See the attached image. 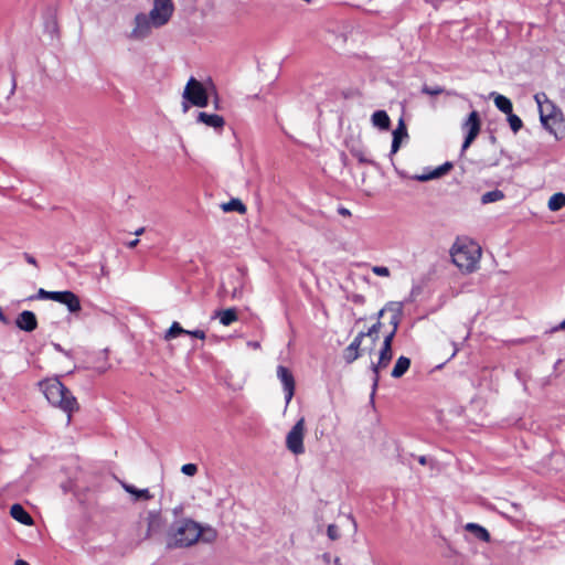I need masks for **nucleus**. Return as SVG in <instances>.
<instances>
[{
	"instance_id": "20",
	"label": "nucleus",
	"mask_w": 565,
	"mask_h": 565,
	"mask_svg": "<svg viewBox=\"0 0 565 565\" xmlns=\"http://www.w3.org/2000/svg\"><path fill=\"white\" fill-rule=\"evenodd\" d=\"M373 127L380 130H388L391 126L390 116L385 110H376L371 116Z\"/></svg>"
},
{
	"instance_id": "7",
	"label": "nucleus",
	"mask_w": 565,
	"mask_h": 565,
	"mask_svg": "<svg viewBox=\"0 0 565 565\" xmlns=\"http://www.w3.org/2000/svg\"><path fill=\"white\" fill-rule=\"evenodd\" d=\"M38 298L58 302L65 306L70 313H78L82 310L78 296L70 290L47 291L43 288H40L38 291Z\"/></svg>"
},
{
	"instance_id": "40",
	"label": "nucleus",
	"mask_w": 565,
	"mask_h": 565,
	"mask_svg": "<svg viewBox=\"0 0 565 565\" xmlns=\"http://www.w3.org/2000/svg\"><path fill=\"white\" fill-rule=\"evenodd\" d=\"M418 462L423 466H425L427 463V458L425 456H419L418 457Z\"/></svg>"
},
{
	"instance_id": "36",
	"label": "nucleus",
	"mask_w": 565,
	"mask_h": 565,
	"mask_svg": "<svg viewBox=\"0 0 565 565\" xmlns=\"http://www.w3.org/2000/svg\"><path fill=\"white\" fill-rule=\"evenodd\" d=\"M423 92L427 95H439L444 92V89L439 86H435V87L425 86L423 88Z\"/></svg>"
},
{
	"instance_id": "6",
	"label": "nucleus",
	"mask_w": 565,
	"mask_h": 565,
	"mask_svg": "<svg viewBox=\"0 0 565 565\" xmlns=\"http://www.w3.org/2000/svg\"><path fill=\"white\" fill-rule=\"evenodd\" d=\"M160 29L146 12H138L134 15L127 39L132 42H142L149 39L154 30Z\"/></svg>"
},
{
	"instance_id": "29",
	"label": "nucleus",
	"mask_w": 565,
	"mask_h": 565,
	"mask_svg": "<svg viewBox=\"0 0 565 565\" xmlns=\"http://www.w3.org/2000/svg\"><path fill=\"white\" fill-rule=\"evenodd\" d=\"M503 196L504 195L501 191L494 190V191L486 192L484 194H482L481 202L483 204H488V203L500 201L503 199Z\"/></svg>"
},
{
	"instance_id": "11",
	"label": "nucleus",
	"mask_w": 565,
	"mask_h": 565,
	"mask_svg": "<svg viewBox=\"0 0 565 565\" xmlns=\"http://www.w3.org/2000/svg\"><path fill=\"white\" fill-rule=\"evenodd\" d=\"M461 128L466 134L461 150L466 151L470 147L472 141L477 138L481 128V121L476 110L469 114L468 118L465 120Z\"/></svg>"
},
{
	"instance_id": "16",
	"label": "nucleus",
	"mask_w": 565,
	"mask_h": 565,
	"mask_svg": "<svg viewBox=\"0 0 565 565\" xmlns=\"http://www.w3.org/2000/svg\"><path fill=\"white\" fill-rule=\"evenodd\" d=\"M393 140L391 146V156L395 154L403 142V140L407 139V128L403 119H399L397 127L393 130Z\"/></svg>"
},
{
	"instance_id": "23",
	"label": "nucleus",
	"mask_w": 565,
	"mask_h": 565,
	"mask_svg": "<svg viewBox=\"0 0 565 565\" xmlns=\"http://www.w3.org/2000/svg\"><path fill=\"white\" fill-rule=\"evenodd\" d=\"M121 486H122L124 490L127 493L131 494L134 497V500H136V501H138V500L147 501L152 498V495L148 489H137L136 487L125 483V482H122Z\"/></svg>"
},
{
	"instance_id": "34",
	"label": "nucleus",
	"mask_w": 565,
	"mask_h": 565,
	"mask_svg": "<svg viewBox=\"0 0 565 565\" xmlns=\"http://www.w3.org/2000/svg\"><path fill=\"white\" fill-rule=\"evenodd\" d=\"M327 534L330 540L334 541L340 537V532L337 525L330 524L327 530Z\"/></svg>"
},
{
	"instance_id": "43",
	"label": "nucleus",
	"mask_w": 565,
	"mask_h": 565,
	"mask_svg": "<svg viewBox=\"0 0 565 565\" xmlns=\"http://www.w3.org/2000/svg\"><path fill=\"white\" fill-rule=\"evenodd\" d=\"M557 329H561V330L565 329V319L559 323Z\"/></svg>"
},
{
	"instance_id": "12",
	"label": "nucleus",
	"mask_w": 565,
	"mask_h": 565,
	"mask_svg": "<svg viewBox=\"0 0 565 565\" xmlns=\"http://www.w3.org/2000/svg\"><path fill=\"white\" fill-rule=\"evenodd\" d=\"M277 377L282 385L286 405H288L295 394V377L291 371L284 365L277 366Z\"/></svg>"
},
{
	"instance_id": "15",
	"label": "nucleus",
	"mask_w": 565,
	"mask_h": 565,
	"mask_svg": "<svg viewBox=\"0 0 565 565\" xmlns=\"http://www.w3.org/2000/svg\"><path fill=\"white\" fill-rule=\"evenodd\" d=\"M451 167H452V164L450 162H446V163H444L435 169H431L427 172H424L420 174H415L412 177V179L416 180V181H420V182L435 180V179H438V178L445 175L451 169Z\"/></svg>"
},
{
	"instance_id": "19",
	"label": "nucleus",
	"mask_w": 565,
	"mask_h": 565,
	"mask_svg": "<svg viewBox=\"0 0 565 565\" xmlns=\"http://www.w3.org/2000/svg\"><path fill=\"white\" fill-rule=\"evenodd\" d=\"M147 537H152L156 534L160 533L163 527V521L159 513L157 512H149L147 515Z\"/></svg>"
},
{
	"instance_id": "8",
	"label": "nucleus",
	"mask_w": 565,
	"mask_h": 565,
	"mask_svg": "<svg viewBox=\"0 0 565 565\" xmlns=\"http://www.w3.org/2000/svg\"><path fill=\"white\" fill-rule=\"evenodd\" d=\"M306 420L300 417L286 436V448L295 456L305 454Z\"/></svg>"
},
{
	"instance_id": "30",
	"label": "nucleus",
	"mask_w": 565,
	"mask_h": 565,
	"mask_svg": "<svg viewBox=\"0 0 565 565\" xmlns=\"http://www.w3.org/2000/svg\"><path fill=\"white\" fill-rule=\"evenodd\" d=\"M508 116V122L514 134H516L523 126L522 120L519 116L514 115L513 111Z\"/></svg>"
},
{
	"instance_id": "38",
	"label": "nucleus",
	"mask_w": 565,
	"mask_h": 565,
	"mask_svg": "<svg viewBox=\"0 0 565 565\" xmlns=\"http://www.w3.org/2000/svg\"><path fill=\"white\" fill-rule=\"evenodd\" d=\"M24 258H25V260H26L29 264L36 266V260H35V258H34L33 256H31V255H29V254H25V255H24Z\"/></svg>"
},
{
	"instance_id": "1",
	"label": "nucleus",
	"mask_w": 565,
	"mask_h": 565,
	"mask_svg": "<svg viewBox=\"0 0 565 565\" xmlns=\"http://www.w3.org/2000/svg\"><path fill=\"white\" fill-rule=\"evenodd\" d=\"M217 539V531L192 519L183 518L173 522L166 533L168 548H186L198 542L211 544Z\"/></svg>"
},
{
	"instance_id": "35",
	"label": "nucleus",
	"mask_w": 565,
	"mask_h": 565,
	"mask_svg": "<svg viewBox=\"0 0 565 565\" xmlns=\"http://www.w3.org/2000/svg\"><path fill=\"white\" fill-rule=\"evenodd\" d=\"M185 334L191 335L193 338L204 340L206 338V334L203 330L196 329V330H186Z\"/></svg>"
},
{
	"instance_id": "44",
	"label": "nucleus",
	"mask_w": 565,
	"mask_h": 565,
	"mask_svg": "<svg viewBox=\"0 0 565 565\" xmlns=\"http://www.w3.org/2000/svg\"><path fill=\"white\" fill-rule=\"evenodd\" d=\"M145 228L140 227L136 231V235H141L143 233Z\"/></svg>"
},
{
	"instance_id": "14",
	"label": "nucleus",
	"mask_w": 565,
	"mask_h": 565,
	"mask_svg": "<svg viewBox=\"0 0 565 565\" xmlns=\"http://www.w3.org/2000/svg\"><path fill=\"white\" fill-rule=\"evenodd\" d=\"M364 338V332L358 333L353 341L343 350V359L348 364L354 362L360 356V347Z\"/></svg>"
},
{
	"instance_id": "24",
	"label": "nucleus",
	"mask_w": 565,
	"mask_h": 565,
	"mask_svg": "<svg viewBox=\"0 0 565 565\" xmlns=\"http://www.w3.org/2000/svg\"><path fill=\"white\" fill-rule=\"evenodd\" d=\"M465 530L472 533L480 541H490V533L488 532V530L477 523H467L465 525Z\"/></svg>"
},
{
	"instance_id": "21",
	"label": "nucleus",
	"mask_w": 565,
	"mask_h": 565,
	"mask_svg": "<svg viewBox=\"0 0 565 565\" xmlns=\"http://www.w3.org/2000/svg\"><path fill=\"white\" fill-rule=\"evenodd\" d=\"M212 318H217L220 323L227 327L237 321V311L235 308H228L225 310H217L214 312Z\"/></svg>"
},
{
	"instance_id": "18",
	"label": "nucleus",
	"mask_w": 565,
	"mask_h": 565,
	"mask_svg": "<svg viewBox=\"0 0 565 565\" xmlns=\"http://www.w3.org/2000/svg\"><path fill=\"white\" fill-rule=\"evenodd\" d=\"M10 515L19 523L31 526L34 524L33 518L29 512L19 503L11 505Z\"/></svg>"
},
{
	"instance_id": "17",
	"label": "nucleus",
	"mask_w": 565,
	"mask_h": 565,
	"mask_svg": "<svg viewBox=\"0 0 565 565\" xmlns=\"http://www.w3.org/2000/svg\"><path fill=\"white\" fill-rule=\"evenodd\" d=\"M19 329L31 332L36 329L38 320L35 315L32 311L24 310L22 311L15 321Z\"/></svg>"
},
{
	"instance_id": "26",
	"label": "nucleus",
	"mask_w": 565,
	"mask_h": 565,
	"mask_svg": "<svg viewBox=\"0 0 565 565\" xmlns=\"http://www.w3.org/2000/svg\"><path fill=\"white\" fill-rule=\"evenodd\" d=\"M547 207L552 212H557L565 207V194L563 192L554 193L547 201Z\"/></svg>"
},
{
	"instance_id": "5",
	"label": "nucleus",
	"mask_w": 565,
	"mask_h": 565,
	"mask_svg": "<svg viewBox=\"0 0 565 565\" xmlns=\"http://www.w3.org/2000/svg\"><path fill=\"white\" fill-rule=\"evenodd\" d=\"M214 92L215 87L211 79L202 82L191 76L182 92V111L186 113L191 106L206 107Z\"/></svg>"
},
{
	"instance_id": "25",
	"label": "nucleus",
	"mask_w": 565,
	"mask_h": 565,
	"mask_svg": "<svg viewBox=\"0 0 565 565\" xmlns=\"http://www.w3.org/2000/svg\"><path fill=\"white\" fill-rule=\"evenodd\" d=\"M411 366V360L406 356H399L392 370V376L395 379L402 377Z\"/></svg>"
},
{
	"instance_id": "45",
	"label": "nucleus",
	"mask_w": 565,
	"mask_h": 565,
	"mask_svg": "<svg viewBox=\"0 0 565 565\" xmlns=\"http://www.w3.org/2000/svg\"><path fill=\"white\" fill-rule=\"evenodd\" d=\"M341 213L344 215L350 214V212L348 210H343Z\"/></svg>"
},
{
	"instance_id": "2",
	"label": "nucleus",
	"mask_w": 565,
	"mask_h": 565,
	"mask_svg": "<svg viewBox=\"0 0 565 565\" xmlns=\"http://www.w3.org/2000/svg\"><path fill=\"white\" fill-rule=\"evenodd\" d=\"M403 312V306L398 301H391L385 305L377 312V319L382 318L384 315H388L390 324L392 327L391 331L385 335L377 363H372V370L374 372L373 379V393L375 392L379 384V373L381 370L385 369L392 360V342L397 331L401 317Z\"/></svg>"
},
{
	"instance_id": "13",
	"label": "nucleus",
	"mask_w": 565,
	"mask_h": 565,
	"mask_svg": "<svg viewBox=\"0 0 565 565\" xmlns=\"http://www.w3.org/2000/svg\"><path fill=\"white\" fill-rule=\"evenodd\" d=\"M196 122L215 130H222L225 126V119L222 116L217 114H209L205 111H200L198 114Z\"/></svg>"
},
{
	"instance_id": "28",
	"label": "nucleus",
	"mask_w": 565,
	"mask_h": 565,
	"mask_svg": "<svg viewBox=\"0 0 565 565\" xmlns=\"http://www.w3.org/2000/svg\"><path fill=\"white\" fill-rule=\"evenodd\" d=\"M186 330L183 329L179 322H173L164 334L167 341L177 338L180 334H185Z\"/></svg>"
},
{
	"instance_id": "42",
	"label": "nucleus",
	"mask_w": 565,
	"mask_h": 565,
	"mask_svg": "<svg viewBox=\"0 0 565 565\" xmlns=\"http://www.w3.org/2000/svg\"><path fill=\"white\" fill-rule=\"evenodd\" d=\"M14 565H30V564L23 559H17Z\"/></svg>"
},
{
	"instance_id": "4",
	"label": "nucleus",
	"mask_w": 565,
	"mask_h": 565,
	"mask_svg": "<svg viewBox=\"0 0 565 565\" xmlns=\"http://www.w3.org/2000/svg\"><path fill=\"white\" fill-rule=\"evenodd\" d=\"M481 255L480 245L468 237H458L450 248L451 260L462 274L477 271L480 267Z\"/></svg>"
},
{
	"instance_id": "39",
	"label": "nucleus",
	"mask_w": 565,
	"mask_h": 565,
	"mask_svg": "<svg viewBox=\"0 0 565 565\" xmlns=\"http://www.w3.org/2000/svg\"><path fill=\"white\" fill-rule=\"evenodd\" d=\"M138 243H139V239H138V238H136V239H134V241H131V242H129V243H128V247L134 248V247H136V246H137V244H138Z\"/></svg>"
},
{
	"instance_id": "32",
	"label": "nucleus",
	"mask_w": 565,
	"mask_h": 565,
	"mask_svg": "<svg viewBox=\"0 0 565 565\" xmlns=\"http://www.w3.org/2000/svg\"><path fill=\"white\" fill-rule=\"evenodd\" d=\"M382 327V323L377 321L374 323L365 333V337H370L373 341H375L379 337L380 329Z\"/></svg>"
},
{
	"instance_id": "31",
	"label": "nucleus",
	"mask_w": 565,
	"mask_h": 565,
	"mask_svg": "<svg viewBox=\"0 0 565 565\" xmlns=\"http://www.w3.org/2000/svg\"><path fill=\"white\" fill-rule=\"evenodd\" d=\"M372 273L379 277H390L391 271L386 266L375 265L371 268Z\"/></svg>"
},
{
	"instance_id": "9",
	"label": "nucleus",
	"mask_w": 565,
	"mask_h": 565,
	"mask_svg": "<svg viewBox=\"0 0 565 565\" xmlns=\"http://www.w3.org/2000/svg\"><path fill=\"white\" fill-rule=\"evenodd\" d=\"M174 13L172 0H152L151 8L146 14L159 26H166Z\"/></svg>"
},
{
	"instance_id": "27",
	"label": "nucleus",
	"mask_w": 565,
	"mask_h": 565,
	"mask_svg": "<svg viewBox=\"0 0 565 565\" xmlns=\"http://www.w3.org/2000/svg\"><path fill=\"white\" fill-rule=\"evenodd\" d=\"M222 210L224 212H231V211H236L238 213H245L246 212V206L243 204V202L238 199H233L231 200L230 202L227 203H224L222 205Z\"/></svg>"
},
{
	"instance_id": "33",
	"label": "nucleus",
	"mask_w": 565,
	"mask_h": 565,
	"mask_svg": "<svg viewBox=\"0 0 565 565\" xmlns=\"http://www.w3.org/2000/svg\"><path fill=\"white\" fill-rule=\"evenodd\" d=\"M182 473L192 477L198 472V466L195 463H185L181 467Z\"/></svg>"
},
{
	"instance_id": "10",
	"label": "nucleus",
	"mask_w": 565,
	"mask_h": 565,
	"mask_svg": "<svg viewBox=\"0 0 565 565\" xmlns=\"http://www.w3.org/2000/svg\"><path fill=\"white\" fill-rule=\"evenodd\" d=\"M539 107L540 118L543 126L552 130V125L556 124L559 119V113L556 111L554 105L547 99L544 93L534 96Z\"/></svg>"
},
{
	"instance_id": "41",
	"label": "nucleus",
	"mask_w": 565,
	"mask_h": 565,
	"mask_svg": "<svg viewBox=\"0 0 565 565\" xmlns=\"http://www.w3.org/2000/svg\"><path fill=\"white\" fill-rule=\"evenodd\" d=\"M53 348H54L57 352H63V353L65 352V351L63 350V348L61 347V344H58V343H53Z\"/></svg>"
},
{
	"instance_id": "37",
	"label": "nucleus",
	"mask_w": 565,
	"mask_h": 565,
	"mask_svg": "<svg viewBox=\"0 0 565 565\" xmlns=\"http://www.w3.org/2000/svg\"><path fill=\"white\" fill-rule=\"evenodd\" d=\"M352 153H353V156H354V157H356V158H358V160H359L360 162H367V163H369V162H371V161L365 157V154H364V152H363L362 150L352 149Z\"/></svg>"
},
{
	"instance_id": "46",
	"label": "nucleus",
	"mask_w": 565,
	"mask_h": 565,
	"mask_svg": "<svg viewBox=\"0 0 565 565\" xmlns=\"http://www.w3.org/2000/svg\"><path fill=\"white\" fill-rule=\"evenodd\" d=\"M253 348H258V343H253Z\"/></svg>"
},
{
	"instance_id": "3",
	"label": "nucleus",
	"mask_w": 565,
	"mask_h": 565,
	"mask_svg": "<svg viewBox=\"0 0 565 565\" xmlns=\"http://www.w3.org/2000/svg\"><path fill=\"white\" fill-rule=\"evenodd\" d=\"M39 387L52 406L67 415V424H70L72 414L78 409L77 401L72 392L57 377L41 381Z\"/></svg>"
},
{
	"instance_id": "22",
	"label": "nucleus",
	"mask_w": 565,
	"mask_h": 565,
	"mask_svg": "<svg viewBox=\"0 0 565 565\" xmlns=\"http://www.w3.org/2000/svg\"><path fill=\"white\" fill-rule=\"evenodd\" d=\"M490 97L493 99L495 107L505 115H510L513 110L511 100L498 93H491Z\"/></svg>"
}]
</instances>
